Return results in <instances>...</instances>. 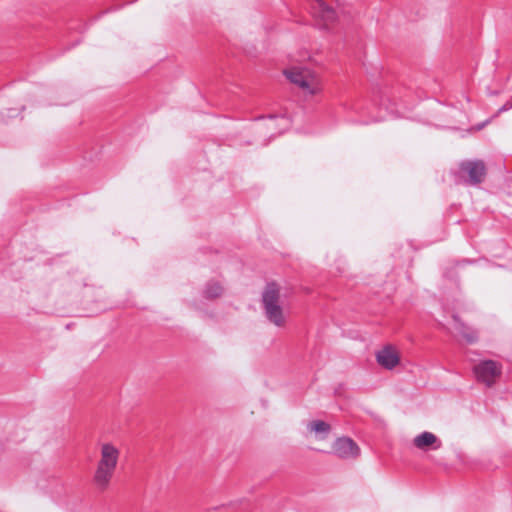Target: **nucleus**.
<instances>
[{
    "mask_svg": "<svg viewBox=\"0 0 512 512\" xmlns=\"http://www.w3.org/2000/svg\"><path fill=\"white\" fill-rule=\"evenodd\" d=\"M119 450L112 444L105 443L101 447V458L94 474V483L99 490H105L117 467Z\"/></svg>",
    "mask_w": 512,
    "mask_h": 512,
    "instance_id": "obj_1",
    "label": "nucleus"
},
{
    "mask_svg": "<svg viewBox=\"0 0 512 512\" xmlns=\"http://www.w3.org/2000/svg\"><path fill=\"white\" fill-rule=\"evenodd\" d=\"M285 300L280 295V290H264L262 294V308L268 321L277 327H283L286 323L284 315Z\"/></svg>",
    "mask_w": 512,
    "mask_h": 512,
    "instance_id": "obj_2",
    "label": "nucleus"
},
{
    "mask_svg": "<svg viewBox=\"0 0 512 512\" xmlns=\"http://www.w3.org/2000/svg\"><path fill=\"white\" fill-rule=\"evenodd\" d=\"M284 75L308 95H315L321 90L319 78L307 68L292 67L284 70Z\"/></svg>",
    "mask_w": 512,
    "mask_h": 512,
    "instance_id": "obj_3",
    "label": "nucleus"
},
{
    "mask_svg": "<svg viewBox=\"0 0 512 512\" xmlns=\"http://www.w3.org/2000/svg\"><path fill=\"white\" fill-rule=\"evenodd\" d=\"M310 8L319 29H330L338 18L337 11L324 0H311Z\"/></svg>",
    "mask_w": 512,
    "mask_h": 512,
    "instance_id": "obj_4",
    "label": "nucleus"
},
{
    "mask_svg": "<svg viewBox=\"0 0 512 512\" xmlns=\"http://www.w3.org/2000/svg\"><path fill=\"white\" fill-rule=\"evenodd\" d=\"M460 174L469 185H478L483 182L486 175V167L481 160H466L459 165Z\"/></svg>",
    "mask_w": 512,
    "mask_h": 512,
    "instance_id": "obj_5",
    "label": "nucleus"
},
{
    "mask_svg": "<svg viewBox=\"0 0 512 512\" xmlns=\"http://www.w3.org/2000/svg\"><path fill=\"white\" fill-rule=\"evenodd\" d=\"M333 453L342 459L356 458L360 454L359 446L349 437L336 439L332 445Z\"/></svg>",
    "mask_w": 512,
    "mask_h": 512,
    "instance_id": "obj_6",
    "label": "nucleus"
},
{
    "mask_svg": "<svg viewBox=\"0 0 512 512\" xmlns=\"http://www.w3.org/2000/svg\"><path fill=\"white\" fill-rule=\"evenodd\" d=\"M474 372L477 379L485 383L488 387L493 385L495 378L500 374L497 363L493 360L480 362L475 366Z\"/></svg>",
    "mask_w": 512,
    "mask_h": 512,
    "instance_id": "obj_7",
    "label": "nucleus"
},
{
    "mask_svg": "<svg viewBox=\"0 0 512 512\" xmlns=\"http://www.w3.org/2000/svg\"><path fill=\"white\" fill-rule=\"evenodd\" d=\"M375 356L378 364L387 370L394 369L400 363V356L392 345L384 346Z\"/></svg>",
    "mask_w": 512,
    "mask_h": 512,
    "instance_id": "obj_8",
    "label": "nucleus"
},
{
    "mask_svg": "<svg viewBox=\"0 0 512 512\" xmlns=\"http://www.w3.org/2000/svg\"><path fill=\"white\" fill-rule=\"evenodd\" d=\"M413 445L423 451L438 450L442 447V442L432 432L424 431L413 439Z\"/></svg>",
    "mask_w": 512,
    "mask_h": 512,
    "instance_id": "obj_9",
    "label": "nucleus"
},
{
    "mask_svg": "<svg viewBox=\"0 0 512 512\" xmlns=\"http://www.w3.org/2000/svg\"><path fill=\"white\" fill-rule=\"evenodd\" d=\"M454 329L466 341L467 344H474L478 341V331L473 327L465 324L457 314H453Z\"/></svg>",
    "mask_w": 512,
    "mask_h": 512,
    "instance_id": "obj_10",
    "label": "nucleus"
},
{
    "mask_svg": "<svg viewBox=\"0 0 512 512\" xmlns=\"http://www.w3.org/2000/svg\"><path fill=\"white\" fill-rule=\"evenodd\" d=\"M308 428L311 431H314L316 433H321V434H328L331 429V427L328 423L321 421V420H316V421L310 422V424L308 425Z\"/></svg>",
    "mask_w": 512,
    "mask_h": 512,
    "instance_id": "obj_11",
    "label": "nucleus"
},
{
    "mask_svg": "<svg viewBox=\"0 0 512 512\" xmlns=\"http://www.w3.org/2000/svg\"><path fill=\"white\" fill-rule=\"evenodd\" d=\"M334 266L339 273H343L347 268V260L343 255H337L334 258Z\"/></svg>",
    "mask_w": 512,
    "mask_h": 512,
    "instance_id": "obj_12",
    "label": "nucleus"
},
{
    "mask_svg": "<svg viewBox=\"0 0 512 512\" xmlns=\"http://www.w3.org/2000/svg\"><path fill=\"white\" fill-rule=\"evenodd\" d=\"M221 296V290H203V297L205 299H215Z\"/></svg>",
    "mask_w": 512,
    "mask_h": 512,
    "instance_id": "obj_13",
    "label": "nucleus"
},
{
    "mask_svg": "<svg viewBox=\"0 0 512 512\" xmlns=\"http://www.w3.org/2000/svg\"><path fill=\"white\" fill-rule=\"evenodd\" d=\"M512 108V100L505 103L500 109L499 112L507 111Z\"/></svg>",
    "mask_w": 512,
    "mask_h": 512,
    "instance_id": "obj_14",
    "label": "nucleus"
},
{
    "mask_svg": "<svg viewBox=\"0 0 512 512\" xmlns=\"http://www.w3.org/2000/svg\"><path fill=\"white\" fill-rule=\"evenodd\" d=\"M266 288L272 289V288H279L274 282L268 283Z\"/></svg>",
    "mask_w": 512,
    "mask_h": 512,
    "instance_id": "obj_15",
    "label": "nucleus"
},
{
    "mask_svg": "<svg viewBox=\"0 0 512 512\" xmlns=\"http://www.w3.org/2000/svg\"><path fill=\"white\" fill-rule=\"evenodd\" d=\"M207 288L214 289V288H220V287L219 286H208Z\"/></svg>",
    "mask_w": 512,
    "mask_h": 512,
    "instance_id": "obj_16",
    "label": "nucleus"
}]
</instances>
